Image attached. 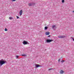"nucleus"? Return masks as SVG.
<instances>
[{"mask_svg": "<svg viewBox=\"0 0 74 74\" xmlns=\"http://www.w3.org/2000/svg\"><path fill=\"white\" fill-rule=\"evenodd\" d=\"M48 37H51V36L49 35V36H48Z\"/></svg>", "mask_w": 74, "mask_h": 74, "instance_id": "nucleus-20", "label": "nucleus"}, {"mask_svg": "<svg viewBox=\"0 0 74 74\" xmlns=\"http://www.w3.org/2000/svg\"><path fill=\"white\" fill-rule=\"evenodd\" d=\"M16 0H13L12 1H15Z\"/></svg>", "mask_w": 74, "mask_h": 74, "instance_id": "nucleus-23", "label": "nucleus"}, {"mask_svg": "<svg viewBox=\"0 0 74 74\" xmlns=\"http://www.w3.org/2000/svg\"><path fill=\"white\" fill-rule=\"evenodd\" d=\"M17 19H19V17L18 16H17Z\"/></svg>", "mask_w": 74, "mask_h": 74, "instance_id": "nucleus-16", "label": "nucleus"}, {"mask_svg": "<svg viewBox=\"0 0 74 74\" xmlns=\"http://www.w3.org/2000/svg\"><path fill=\"white\" fill-rule=\"evenodd\" d=\"M64 71L62 70H61L60 71V74H63V73H64Z\"/></svg>", "mask_w": 74, "mask_h": 74, "instance_id": "nucleus-8", "label": "nucleus"}, {"mask_svg": "<svg viewBox=\"0 0 74 74\" xmlns=\"http://www.w3.org/2000/svg\"><path fill=\"white\" fill-rule=\"evenodd\" d=\"M62 2L63 3L64 2V0H62Z\"/></svg>", "mask_w": 74, "mask_h": 74, "instance_id": "nucleus-15", "label": "nucleus"}, {"mask_svg": "<svg viewBox=\"0 0 74 74\" xmlns=\"http://www.w3.org/2000/svg\"><path fill=\"white\" fill-rule=\"evenodd\" d=\"M35 66L36 67H40V66L38 64H36Z\"/></svg>", "mask_w": 74, "mask_h": 74, "instance_id": "nucleus-10", "label": "nucleus"}, {"mask_svg": "<svg viewBox=\"0 0 74 74\" xmlns=\"http://www.w3.org/2000/svg\"><path fill=\"white\" fill-rule=\"evenodd\" d=\"M35 4V3H29L28 5L29 6H33V5H34Z\"/></svg>", "mask_w": 74, "mask_h": 74, "instance_id": "nucleus-2", "label": "nucleus"}, {"mask_svg": "<svg viewBox=\"0 0 74 74\" xmlns=\"http://www.w3.org/2000/svg\"><path fill=\"white\" fill-rule=\"evenodd\" d=\"M23 12L22 11V10H20L19 12L20 15L21 16V15H22V14Z\"/></svg>", "mask_w": 74, "mask_h": 74, "instance_id": "nucleus-5", "label": "nucleus"}, {"mask_svg": "<svg viewBox=\"0 0 74 74\" xmlns=\"http://www.w3.org/2000/svg\"><path fill=\"white\" fill-rule=\"evenodd\" d=\"M6 62H7L6 61L1 60L0 61V64L1 66H2L4 64H5Z\"/></svg>", "mask_w": 74, "mask_h": 74, "instance_id": "nucleus-1", "label": "nucleus"}, {"mask_svg": "<svg viewBox=\"0 0 74 74\" xmlns=\"http://www.w3.org/2000/svg\"><path fill=\"white\" fill-rule=\"evenodd\" d=\"M22 56H26V55L24 54V55H22Z\"/></svg>", "mask_w": 74, "mask_h": 74, "instance_id": "nucleus-12", "label": "nucleus"}, {"mask_svg": "<svg viewBox=\"0 0 74 74\" xmlns=\"http://www.w3.org/2000/svg\"><path fill=\"white\" fill-rule=\"evenodd\" d=\"M53 70L52 69H51V68H49V69H48V71H50V70Z\"/></svg>", "mask_w": 74, "mask_h": 74, "instance_id": "nucleus-11", "label": "nucleus"}, {"mask_svg": "<svg viewBox=\"0 0 74 74\" xmlns=\"http://www.w3.org/2000/svg\"><path fill=\"white\" fill-rule=\"evenodd\" d=\"M53 41V40L47 39L46 40V42H47V43H49L51 42H52Z\"/></svg>", "mask_w": 74, "mask_h": 74, "instance_id": "nucleus-3", "label": "nucleus"}, {"mask_svg": "<svg viewBox=\"0 0 74 74\" xmlns=\"http://www.w3.org/2000/svg\"><path fill=\"white\" fill-rule=\"evenodd\" d=\"M5 31H7V29L6 28H5Z\"/></svg>", "mask_w": 74, "mask_h": 74, "instance_id": "nucleus-13", "label": "nucleus"}, {"mask_svg": "<svg viewBox=\"0 0 74 74\" xmlns=\"http://www.w3.org/2000/svg\"><path fill=\"white\" fill-rule=\"evenodd\" d=\"M73 41H74V39H73Z\"/></svg>", "mask_w": 74, "mask_h": 74, "instance_id": "nucleus-25", "label": "nucleus"}, {"mask_svg": "<svg viewBox=\"0 0 74 74\" xmlns=\"http://www.w3.org/2000/svg\"><path fill=\"white\" fill-rule=\"evenodd\" d=\"M45 28H48V27H45Z\"/></svg>", "mask_w": 74, "mask_h": 74, "instance_id": "nucleus-22", "label": "nucleus"}, {"mask_svg": "<svg viewBox=\"0 0 74 74\" xmlns=\"http://www.w3.org/2000/svg\"><path fill=\"white\" fill-rule=\"evenodd\" d=\"M60 59H59L58 60V62H60Z\"/></svg>", "mask_w": 74, "mask_h": 74, "instance_id": "nucleus-21", "label": "nucleus"}, {"mask_svg": "<svg viewBox=\"0 0 74 74\" xmlns=\"http://www.w3.org/2000/svg\"><path fill=\"white\" fill-rule=\"evenodd\" d=\"M58 38H64L65 37V36H58Z\"/></svg>", "mask_w": 74, "mask_h": 74, "instance_id": "nucleus-6", "label": "nucleus"}, {"mask_svg": "<svg viewBox=\"0 0 74 74\" xmlns=\"http://www.w3.org/2000/svg\"><path fill=\"white\" fill-rule=\"evenodd\" d=\"M23 44L24 45H26V44H27V42L24 41L23 42Z\"/></svg>", "mask_w": 74, "mask_h": 74, "instance_id": "nucleus-4", "label": "nucleus"}, {"mask_svg": "<svg viewBox=\"0 0 74 74\" xmlns=\"http://www.w3.org/2000/svg\"><path fill=\"white\" fill-rule=\"evenodd\" d=\"M45 34L46 36H47V35H49V32H46L45 33Z\"/></svg>", "mask_w": 74, "mask_h": 74, "instance_id": "nucleus-7", "label": "nucleus"}, {"mask_svg": "<svg viewBox=\"0 0 74 74\" xmlns=\"http://www.w3.org/2000/svg\"><path fill=\"white\" fill-rule=\"evenodd\" d=\"M47 28H45V30H47Z\"/></svg>", "mask_w": 74, "mask_h": 74, "instance_id": "nucleus-19", "label": "nucleus"}, {"mask_svg": "<svg viewBox=\"0 0 74 74\" xmlns=\"http://www.w3.org/2000/svg\"><path fill=\"white\" fill-rule=\"evenodd\" d=\"M18 57H19V56H16V57L17 58H18Z\"/></svg>", "mask_w": 74, "mask_h": 74, "instance_id": "nucleus-18", "label": "nucleus"}, {"mask_svg": "<svg viewBox=\"0 0 74 74\" xmlns=\"http://www.w3.org/2000/svg\"><path fill=\"white\" fill-rule=\"evenodd\" d=\"M71 38L72 39H74V38H73V37H71Z\"/></svg>", "mask_w": 74, "mask_h": 74, "instance_id": "nucleus-24", "label": "nucleus"}, {"mask_svg": "<svg viewBox=\"0 0 74 74\" xmlns=\"http://www.w3.org/2000/svg\"><path fill=\"white\" fill-rule=\"evenodd\" d=\"M73 12H74V11H73Z\"/></svg>", "mask_w": 74, "mask_h": 74, "instance_id": "nucleus-26", "label": "nucleus"}, {"mask_svg": "<svg viewBox=\"0 0 74 74\" xmlns=\"http://www.w3.org/2000/svg\"><path fill=\"white\" fill-rule=\"evenodd\" d=\"M12 18L11 17H9V19H10V20H11V19H12Z\"/></svg>", "mask_w": 74, "mask_h": 74, "instance_id": "nucleus-17", "label": "nucleus"}, {"mask_svg": "<svg viewBox=\"0 0 74 74\" xmlns=\"http://www.w3.org/2000/svg\"><path fill=\"white\" fill-rule=\"evenodd\" d=\"M52 27V28H56V25H53Z\"/></svg>", "mask_w": 74, "mask_h": 74, "instance_id": "nucleus-9", "label": "nucleus"}, {"mask_svg": "<svg viewBox=\"0 0 74 74\" xmlns=\"http://www.w3.org/2000/svg\"><path fill=\"white\" fill-rule=\"evenodd\" d=\"M64 62V60H62L61 61V62H62V63H63V62Z\"/></svg>", "mask_w": 74, "mask_h": 74, "instance_id": "nucleus-14", "label": "nucleus"}]
</instances>
